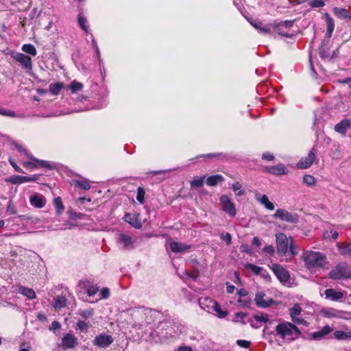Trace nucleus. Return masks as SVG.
Returning a JSON list of instances; mask_svg holds the SVG:
<instances>
[{
    "instance_id": "obj_1",
    "label": "nucleus",
    "mask_w": 351,
    "mask_h": 351,
    "mask_svg": "<svg viewBox=\"0 0 351 351\" xmlns=\"http://www.w3.org/2000/svg\"><path fill=\"white\" fill-rule=\"evenodd\" d=\"M156 311L144 306L138 307L133 310L132 317L134 320L133 327L140 330L138 333L142 337L149 332L152 334V324L154 321V317Z\"/></svg>"
},
{
    "instance_id": "obj_2",
    "label": "nucleus",
    "mask_w": 351,
    "mask_h": 351,
    "mask_svg": "<svg viewBox=\"0 0 351 351\" xmlns=\"http://www.w3.org/2000/svg\"><path fill=\"white\" fill-rule=\"evenodd\" d=\"M276 241L278 254L281 257H286L287 261L298 254L299 250L295 245V241L292 237L288 238L285 233H277Z\"/></svg>"
},
{
    "instance_id": "obj_3",
    "label": "nucleus",
    "mask_w": 351,
    "mask_h": 351,
    "mask_svg": "<svg viewBox=\"0 0 351 351\" xmlns=\"http://www.w3.org/2000/svg\"><path fill=\"white\" fill-rule=\"evenodd\" d=\"M276 330L278 335L282 339L288 340H293L301 334L300 329L295 325L289 322L279 324L276 326Z\"/></svg>"
},
{
    "instance_id": "obj_4",
    "label": "nucleus",
    "mask_w": 351,
    "mask_h": 351,
    "mask_svg": "<svg viewBox=\"0 0 351 351\" xmlns=\"http://www.w3.org/2000/svg\"><path fill=\"white\" fill-rule=\"evenodd\" d=\"M303 258L308 269L322 268L326 263V256L319 252H306Z\"/></svg>"
},
{
    "instance_id": "obj_5",
    "label": "nucleus",
    "mask_w": 351,
    "mask_h": 351,
    "mask_svg": "<svg viewBox=\"0 0 351 351\" xmlns=\"http://www.w3.org/2000/svg\"><path fill=\"white\" fill-rule=\"evenodd\" d=\"M329 277L335 280L350 278L351 270L347 263H341L330 271Z\"/></svg>"
},
{
    "instance_id": "obj_6",
    "label": "nucleus",
    "mask_w": 351,
    "mask_h": 351,
    "mask_svg": "<svg viewBox=\"0 0 351 351\" xmlns=\"http://www.w3.org/2000/svg\"><path fill=\"white\" fill-rule=\"evenodd\" d=\"M221 210L230 217H234L237 215L236 206L232 200L226 195H222L219 197Z\"/></svg>"
},
{
    "instance_id": "obj_7",
    "label": "nucleus",
    "mask_w": 351,
    "mask_h": 351,
    "mask_svg": "<svg viewBox=\"0 0 351 351\" xmlns=\"http://www.w3.org/2000/svg\"><path fill=\"white\" fill-rule=\"evenodd\" d=\"M273 216L276 219L288 223H296L298 221V215L296 213L289 212L282 208L277 209Z\"/></svg>"
},
{
    "instance_id": "obj_8",
    "label": "nucleus",
    "mask_w": 351,
    "mask_h": 351,
    "mask_svg": "<svg viewBox=\"0 0 351 351\" xmlns=\"http://www.w3.org/2000/svg\"><path fill=\"white\" fill-rule=\"evenodd\" d=\"M40 178V175L34 174L30 176H21L18 175L12 176L6 178L5 181L13 184H21L25 182H36Z\"/></svg>"
},
{
    "instance_id": "obj_9",
    "label": "nucleus",
    "mask_w": 351,
    "mask_h": 351,
    "mask_svg": "<svg viewBox=\"0 0 351 351\" xmlns=\"http://www.w3.org/2000/svg\"><path fill=\"white\" fill-rule=\"evenodd\" d=\"M271 268L281 283L286 284L289 281V273L282 266L278 264H274Z\"/></svg>"
},
{
    "instance_id": "obj_10",
    "label": "nucleus",
    "mask_w": 351,
    "mask_h": 351,
    "mask_svg": "<svg viewBox=\"0 0 351 351\" xmlns=\"http://www.w3.org/2000/svg\"><path fill=\"white\" fill-rule=\"evenodd\" d=\"M12 58L21 64V66L28 72L32 70V59L29 56L19 52H14L12 55Z\"/></svg>"
},
{
    "instance_id": "obj_11",
    "label": "nucleus",
    "mask_w": 351,
    "mask_h": 351,
    "mask_svg": "<svg viewBox=\"0 0 351 351\" xmlns=\"http://www.w3.org/2000/svg\"><path fill=\"white\" fill-rule=\"evenodd\" d=\"M117 241L125 250H130L134 248L135 239L130 235L119 233L117 235Z\"/></svg>"
},
{
    "instance_id": "obj_12",
    "label": "nucleus",
    "mask_w": 351,
    "mask_h": 351,
    "mask_svg": "<svg viewBox=\"0 0 351 351\" xmlns=\"http://www.w3.org/2000/svg\"><path fill=\"white\" fill-rule=\"evenodd\" d=\"M333 331V328L329 325H326L320 330L309 334V339L313 341H321L325 339L326 337Z\"/></svg>"
},
{
    "instance_id": "obj_13",
    "label": "nucleus",
    "mask_w": 351,
    "mask_h": 351,
    "mask_svg": "<svg viewBox=\"0 0 351 351\" xmlns=\"http://www.w3.org/2000/svg\"><path fill=\"white\" fill-rule=\"evenodd\" d=\"M263 292H257L255 295L254 301L258 307L267 308L274 303L272 298H267Z\"/></svg>"
},
{
    "instance_id": "obj_14",
    "label": "nucleus",
    "mask_w": 351,
    "mask_h": 351,
    "mask_svg": "<svg viewBox=\"0 0 351 351\" xmlns=\"http://www.w3.org/2000/svg\"><path fill=\"white\" fill-rule=\"evenodd\" d=\"M113 342V338L110 335L101 334L97 336L94 341L93 344L100 348H107Z\"/></svg>"
},
{
    "instance_id": "obj_15",
    "label": "nucleus",
    "mask_w": 351,
    "mask_h": 351,
    "mask_svg": "<svg viewBox=\"0 0 351 351\" xmlns=\"http://www.w3.org/2000/svg\"><path fill=\"white\" fill-rule=\"evenodd\" d=\"M264 171L275 176H283L287 174L288 169L282 163H279L276 165L265 167Z\"/></svg>"
},
{
    "instance_id": "obj_16",
    "label": "nucleus",
    "mask_w": 351,
    "mask_h": 351,
    "mask_svg": "<svg viewBox=\"0 0 351 351\" xmlns=\"http://www.w3.org/2000/svg\"><path fill=\"white\" fill-rule=\"evenodd\" d=\"M316 158L315 149L313 148L308 153V156L302 158L298 163L297 167L300 169H307L312 165Z\"/></svg>"
},
{
    "instance_id": "obj_17",
    "label": "nucleus",
    "mask_w": 351,
    "mask_h": 351,
    "mask_svg": "<svg viewBox=\"0 0 351 351\" xmlns=\"http://www.w3.org/2000/svg\"><path fill=\"white\" fill-rule=\"evenodd\" d=\"M124 219L134 228L139 229L142 227V222L140 215L136 213H126Z\"/></svg>"
},
{
    "instance_id": "obj_18",
    "label": "nucleus",
    "mask_w": 351,
    "mask_h": 351,
    "mask_svg": "<svg viewBox=\"0 0 351 351\" xmlns=\"http://www.w3.org/2000/svg\"><path fill=\"white\" fill-rule=\"evenodd\" d=\"M29 202L32 206L41 208L45 206L46 199L42 194L36 193L30 197Z\"/></svg>"
},
{
    "instance_id": "obj_19",
    "label": "nucleus",
    "mask_w": 351,
    "mask_h": 351,
    "mask_svg": "<svg viewBox=\"0 0 351 351\" xmlns=\"http://www.w3.org/2000/svg\"><path fill=\"white\" fill-rule=\"evenodd\" d=\"M198 302L200 308L210 313L213 309L216 302L215 300L208 297L201 298L199 299Z\"/></svg>"
},
{
    "instance_id": "obj_20",
    "label": "nucleus",
    "mask_w": 351,
    "mask_h": 351,
    "mask_svg": "<svg viewBox=\"0 0 351 351\" xmlns=\"http://www.w3.org/2000/svg\"><path fill=\"white\" fill-rule=\"evenodd\" d=\"M169 247L174 253H184L191 247L189 245L178 241H170Z\"/></svg>"
},
{
    "instance_id": "obj_21",
    "label": "nucleus",
    "mask_w": 351,
    "mask_h": 351,
    "mask_svg": "<svg viewBox=\"0 0 351 351\" xmlns=\"http://www.w3.org/2000/svg\"><path fill=\"white\" fill-rule=\"evenodd\" d=\"M351 128V120L348 119H344L341 121L339 123L335 125V132L345 134L348 129Z\"/></svg>"
},
{
    "instance_id": "obj_22",
    "label": "nucleus",
    "mask_w": 351,
    "mask_h": 351,
    "mask_svg": "<svg viewBox=\"0 0 351 351\" xmlns=\"http://www.w3.org/2000/svg\"><path fill=\"white\" fill-rule=\"evenodd\" d=\"M77 345V339L71 334H66L62 338V346L64 349H71Z\"/></svg>"
},
{
    "instance_id": "obj_23",
    "label": "nucleus",
    "mask_w": 351,
    "mask_h": 351,
    "mask_svg": "<svg viewBox=\"0 0 351 351\" xmlns=\"http://www.w3.org/2000/svg\"><path fill=\"white\" fill-rule=\"evenodd\" d=\"M326 298L332 301H337L343 298V293L341 291H336L333 289H327L325 291Z\"/></svg>"
},
{
    "instance_id": "obj_24",
    "label": "nucleus",
    "mask_w": 351,
    "mask_h": 351,
    "mask_svg": "<svg viewBox=\"0 0 351 351\" xmlns=\"http://www.w3.org/2000/svg\"><path fill=\"white\" fill-rule=\"evenodd\" d=\"M326 23V36L329 39L332 36V32L335 29V21L328 14H325Z\"/></svg>"
},
{
    "instance_id": "obj_25",
    "label": "nucleus",
    "mask_w": 351,
    "mask_h": 351,
    "mask_svg": "<svg viewBox=\"0 0 351 351\" xmlns=\"http://www.w3.org/2000/svg\"><path fill=\"white\" fill-rule=\"evenodd\" d=\"M337 247L341 255L351 256V243L339 242Z\"/></svg>"
},
{
    "instance_id": "obj_26",
    "label": "nucleus",
    "mask_w": 351,
    "mask_h": 351,
    "mask_svg": "<svg viewBox=\"0 0 351 351\" xmlns=\"http://www.w3.org/2000/svg\"><path fill=\"white\" fill-rule=\"evenodd\" d=\"M256 199L265 206V208L269 210H274L275 207L272 202H271L266 195H263L261 197L258 194L256 195Z\"/></svg>"
},
{
    "instance_id": "obj_27",
    "label": "nucleus",
    "mask_w": 351,
    "mask_h": 351,
    "mask_svg": "<svg viewBox=\"0 0 351 351\" xmlns=\"http://www.w3.org/2000/svg\"><path fill=\"white\" fill-rule=\"evenodd\" d=\"M250 24L256 29L260 33L267 34L270 32V28L260 21H249Z\"/></svg>"
},
{
    "instance_id": "obj_28",
    "label": "nucleus",
    "mask_w": 351,
    "mask_h": 351,
    "mask_svg": "<svg viewBox=\"0 0 351 351\" xmlns=\"http://www.w3.org/2000/svg\"><path fill=\"white\" fill-rule=\"evenodd\" d=\"M79 287L83 288L89 297L95 295L99 290L97 285H90L85 283L80 284Z\"/></svg>"
},
{
    "instance_id": "obj_29",
    "label": "nucleus",
    "mask_w": 351,
    "mask_h": 351,
    "mask_svg": "<svg viewBox=\"0 0 351 351\" xmlns=\"http://www.w3.org/2000/svg\"><path fill=\"white\" fill-rule=\"evenodd\" d=\"M335 14L341 19H351V16L348 10L341 8H334Z\"/></svg>"
},
{
    "instance_id": "obj_30",
    "label": "nucleus",
    "mask_w": 351,
    "mask_h": 351,
    "mask_svg": "<svg viewBox=\"0 0 351 351\" xmlns=\"http://www.w3.org/2000/svg\"><path fill=\"white\" fill-rule=\"evenodd\" d=\"M224 180L223 177L221 175H214L209 176L206 180V184L210 186H215L218 183L223 182Z\"/></svg>"
},
{
    "instance_id": "obj_31",
    "label": "nucleus",
    "mask_w": 351,
    "mask_h": 351,
    "mask_svg": "<svg viewBox=\"0 0 351 351\" xmlns=\"http://www.w3.org/2000/svg\"><path fill=\"white\" fill-rule=\"evenodd\" d=\"M67 299L64 296L58 295L54 298L53 307L56 309H60L66 306Z\"/></svg>"
},
{
    "instance_id": "obj_32",
    "label": "nucleus",
    "mask_w": 351,
    "mask_h": 351,
    "mask_svg": "<svg viewBox=\"0 0 351 351\" xmlns=\"http://www.w3.org/2000/svg\"><path fill=\"white\" fill-rule=\"evenodd\" d=\"M328 0H304V3H306L312 8H323L326 5V2Z\"/></svg>"
},
{
    "instance_id": "obj_33",
    "label": "nucleus",
    "mask_w": 351,
    "mask_h": 351,
    "mask_svg": "<svg viewBox=\"0 0 351 351\" xmlns=\"http://www.w3.org/2000/svg\"><path fill=\"white\" fill-rule=\"evenodd\" d=\"M19 292L29 299H34L36 298L34 291L30 288L21 286L19 288Z\"/></svg>"
},
{
    "instance_id": "obj_34",
    "label": "nucleus",
    "mask_w": 351,
    "mask_h": 351,
    "mask_svg": "<svg viewBox=\"0 0 351 351\" xmlns=\"http://www.w3.org/2000/svg\"><path fill=\"white\" fill-rule=\"evenodd\" d=\"M64 88V83L56 82L49 85V92L53 95H58L60 94L61 90Z\"/></svg>"
},
{
    "instance_id": "obj_35",
    "label": "nucleus",
    "mask_w": 351,
    "mask_h": 351,
    "mask_svg": "<svg viewBox=\"0 0 351 351\" xmlns=\"http://www.w3.org/2000/svg\"><path fill=\"white\" fill-rule=\"evenodd\" d=\"M333 337L338 341H348V330L343 331L341 330H335L333 334Z\"/></svg>"
},
{
    "instance_id": "obj_36",
    "label": "nucleus",
    "mask_w": 351,
    "mask_h": 351,
    "mask_svg": "<svg viewBox=\"0 0 351 351\" xmlns=\"http://www.w3.org/2000/svg\"><path fill=\"white\" fill-rule=\"evenodd\" d=\"M327 42L324 41L322 46L319 49V54L322 58H328L330 57L329 47Z\"/></svg>"
},
{
    "instance_id": "obj_37",
    "label": "nucleus",
    "mask_w": 351,
    "mask_h": 351,
    "mask_svg": "<svg viewBox=\"0 0 351 351\" xmlns=\"http://www.w3.org/2000/svg\"><path fill=\"white\" fill-rule=\"evenodd\" d=\"M210 313H213L220 318H223L228 315V312L226 311H223L217 302H215V305L213 307V309L212 310Z\"/></svg>"
},
{
    "instance_id": "obj_38",
    "label": "nucleus",
    "mask_w": 351,
    "mask_h": 351,
    "mask_svg": "<svg viewBox=\"0 0 351 351\" xmlns=\"http://www.w3.org/2000/svg\"><path fill=\"white\" fill-rule=\"evenodd\" d=\"M0 114L5 117H19V118H23L25 116L22 114H16L14 111L8 110L6 108L0 107Z\"/></svg>"
},
{
    "instance_id": "obj_39",
    "label": "nucleus",
    "mask_w": 351,
    "mask_h": 351,
    "mask_svg": "<svg viewBox=\"0 0 351 351\" xmlns=\"http://www.w3.org/2000/svg\"><path fill=\"white\" fill-rule=\"evenodd\" d=\"M22 50L25 53L29 54L32 56H36L37 51L36 47L32 44H25L22 46Z\"/></svg>"
},
{
    "instance_id": "obj_40",
    "label": "nucleus",
    "mask_w": 351,
    "mask_h": 351,
    "mask_svg": "<svg viewBox=\"0 0 351 351\" xmlns=\"http://www.w3.org/2000/svg\"><path fill=\"white\" fill-rule=\"evenodd\" d=\"M75 186H78L84 190H89L90 189V182L87 179L81 180L73 181Z\"/></svg>"
},
{
    "instance_id": "obj_41",
    "label": "nucleus",
    "mask_w": 351,
    "mask_h": 351,
    "mask_svg": "<svg viewBox=\"0 0 351 351\" xmlns=\"http://www.w3.org/2000/svg\"><path fill=\"white\" fill-rule=\"evenodd\" d=\"M53 205L56 207L57 214H62L64 209V206H63L61 197H58L55 198L53 200Z\"/></svg>"
},
{
    "instance_id": "obj_42",
    "label": "nucleus",
    "mask_w": 351,
    "mask_h": 351,
    "mask_svg": "<svg viewBox=\"0 0 351 351\" xmlns=\"http://www.w3.org/2000/svg\"><path fill=\"white\" fill-rule=\"evenodd\" d=\"M232 189L234 192H237L236 193L237 196H242L245 194V191L242 189V185L239 182H235L232 185Z\"/></svg>"
},
{
    "instance_id": "obj_43",
    "label": "nucleus",
    "mask_w": 351,
    "mask_h": 351,
    "mask_svg": "<svg viewBox=\"0 0 351 351\" xmlns=\"http://www.w3.org/2000/svg\"><path fill=\"white\" fill-rule=\"evenodd\" d=\"M205 177H196L191 182V186L193 188L201 187L204 184Z\"/></svg>"
},
{
    "instance_id": "obj_44",
    "label": "nucleus",
    "mask_w": 351,
    "mask_h": 351,
    "mask_svg": "<svg viewBox=\"0 0 351 351\" xmlns=\"http://www.w3.org/2000/svg\"><path fill=\"white\" fill-rule=\"evenodd\" d=\"M30 159L34 160V162H36L40 166H41L43 167H46L49 169H51L54 167V165L49 162L48 161L39 160L34 158L33 156H31Z\"/></svg>"
},
{
    "instance_id": "obj_45",
    "label": "nucleus",
    "mask_w": 351,
    "mask_h": 351,
    "mask_svg": "<svg viewBox=\"0 0 351 351\" xmlns=\"http://www.w3.org/2000/svg\"><path fill=\"white\" fill-rule=\"evenodd\" d=\"M78 24L83 30L88 32L87 20L82 14L78 15Z\"/></svg>"
},
{
    "instance_id": "obj_46",
    "label": "nucleus",
    "mask_w": 351,
    "mask_h": 351,
    "mask_svg": "<svg viewBox=\"0 0 351 351\" xmlns=\"http://www.w3.org/2000/svg\"><path fill=\"white\" fill-rule=\"evenodd\" d=\"M69 88H70L72 93H75L82 89L83 85L80 82H78L76 81H73L71 83Z\"/></svg>"
},
{
    "instance_id": "obj_47",
    "label": "nucleus",
    "mask_w": 351,
    "mask_h": 351,
    "mask_svg": "<svg viewBox=\"0 0 351 351\" xmlns=\"http://www.w3.org/2000/svg\"><path fill=\"white\" fill-rule=\"evenodd\" d=\"M77 315L82 316L85 319H87L93 315V309L91 308H89L88 309H80L78 311Z\"/></svg>"
},
{
    "instance_id": "obj_48",
    "label": "nucleus",
    "mask_w": 351,
    "mask_h": 351,
    "mask_svg": "<svg viewBox=\"0 0 351 351\" xmlns=\"http://www.w3.org/2000/svg\"><path fill=\"white\" fill-rule=\"evenodd\" d=\"M301 307L299 304H295L290 309V315L291 317L298 316L301 313Z\"/></svg>"
},
{
    "instance_id": "obj_49",
    "label": "nucleus",
    "mask_w": 351,
    "mask_h": 351,
    "mask_svg": "<svg viewBox=\"0 0 351 351\" xmlns=\"http://www.w3.org/2000/svg\"><path fill=\"white\" fill-rule=\"evenodd\" d=\"M247 267L250 269L254 274L258 275L264 270L263 267L253 264H247Z\"/></svg>"
},
{
    "instance_id": "obj_50",
    "label": "nucleus",
    "mask_w": 351,
    "mask_h": 351,
    "mask_svg": "<svg viewBox=\"0 0 351 351\" xmlns=\"http://www.w3.org/2000/svg\"><path fill=\"white\" fill-rule=\"evenodd\" d=\"M254 319L258 322L267 323L269 322V315L265 313H261L260 315H256L254 317Z\"/></svg>"
},
{
    "instance_id": "obj_51",
    "label": "nucleus",
    "mask_w": 351,
    "mask_h": 351,
    "mask_svg": "<svg viewBox=\"0 0 351 351\" xmlns=\"http://www.w3.org/2000/svg\"><path fill=\"white\" fill-rule=\"evenodd\" d=\"M145 191L143 187H138L137 190L136 199L141 204L144 202Z\"/></svg>"
},
{
    "instance_id": "obj_52",
    "label": "nucleus",
    "mask_w": 351,
    "mask_h": 351,
    "mask_svg": "<svg viewBox=\"0 0 351 351\" xmlns=\"http://www.w3.org/2000/svg\"><path fill=\"white\" fill-rule=\"evenodd\" d=\"M303 182L308 186H311L315 184V178L311 175H305L303 177Z\"/></svg>"
},
{
    "instance_id": "obj_53",
    "label": "nucleus",
    "mask_w": 351,
    "mask_h": 351,
    "mask_svg": "<svg viewBox=\"0 0 351 351\" xmlns=\"http://www.w3.org/2000/svg\"><path fill=\"white\" fill-rule=\"evenodd\" d=\"M221 239L226 243L227 245H230L232 242V236L230 233H221L220 235Z\"/></svg>"
},
{
    "instance_id": "obj_54",
    "label": "nucleus",
    "mask_w": 351,
    "mask_h": 351,
    "mask_svg": "<svg viewBox=\"0 0 351 351\" xmlns=\"http://www.w3.org/2000/svg\"><path fill=\"white\" fill-rule=\"evenodd\" d=\"M99 295L101 299H107L110 296V290L105 287L103 288L99 292Z\"/></svg>"
},
{
    "instance_id": "obj_55",
    "label": "nucleus",
    "mask_w": 351,
    "mask_h": 351,
    "mask_svg": "<svg viewBox=\"0 0 351 351\" xmlns=\"http://www.w3.org/2000/svg\"><path fill=\"white\" fill-rule=\"evenodd\" d=\"M184 275L186 276V278H191L193 280H196L199 276V273L195 271L194 273H190L187 271H184Z\"/></svg>"
},
{
    "instance_id": "obj_56",
    "label": "nucleus",
    "mask_w": 351,
    "mask_h": 351,
    "mask_svg": "<svg viewBox=\"0 0 351 351\" xmlns=\"http://www.w3.org/2000/svg\"><path fill=\"white\" fill-rule=\"evenodd\" d=\"M237 344L240 347L247 348L250 346L251 342L247 340L239 339L237 341Z\"/></svg>"
},
{
    "instance_id": "obj_57",
    "label": "nucleus",
    "mask_w": 351,
    "mask_h": 351,
    "mask_svg": "<svg viewBox=\"0 0 351 351\" xmlns=\"http://www.w3.org/2000/svg\"><path fill=\"white\" fill-rule=\"evenodd\" d=\"M77 328H79L81 330H87L88 328V324L82 320H79L77 323Z\"/></svg>"
},
{
    "instance_id": "obj_58",
    "label": "nucleus",
    "mask_w": 351,
    "mask_h": 351,
    "mask_svg": "<svg viewBox=\"0 0 351 351\" xmlns=\"http://www.w3.org/2000/svg\"><path fill=\"white\" fill-rule=\"evenodd\" d=\"M9 162L16 172L23 173H24L23 171V170L16 165V163L15 162V161L13 158H10Z\"/></svg>"
},
{
    "instance_id": "obj_59",
    "label": "nucleus",
    "mask_w": 351,
    "mask_h": 351,
    "mask_svg": "<svg viewBox=\"0 0 351 351\" xmlns=\"http://www.w3.org/2000/svg\"><path fill=\"white\" fill-rule=\"evenodd\" d=\"M263 252L269 255H274L275 249L273 245H267L263 248Z\"/></svg>"
},
{
    "instance_id": "obj_60",
    "label": "nucleus",
    "mask_w": 351,
    "mask_h": 351,
    "mask_svg": "<svg viewBox=\"0 0 351 351\" xmlns=\"http://www.w3.org/2000/svg\"><path fill=\"white\" fill-rule=\"evenodd\" d=\"M262 158L265 160L271 161L274 159V156L273 154L266 152L263 154Z\"/></svg>"
},
{
    "instance_id": "obj_61",
    "label": "nucleus",
    "mask_w": 351,
    "mask_h": 351,
    "mask_svg": "<svg viewBox=\"0 0 351 351\" xmlns=\"http://www.w3.org/2000/svg\"><path fill=\"white\" fill-rule=\"evenodd\" d=\"M7 212L12 215H14L16 213L14 205L11 202L8 204L7 207Z\"/></svg>"
},
{
    "instance_id": "obj_62",
    "label": "nucleus",
    "mask_w": 351,
    "mask_h": 351,
    "mask_svg": "<svg viewBox=\"0 0 351 351\" xmlns=\"http://www.w3.org/2000/svg\"><path fill=\"white\" fill-rule=\"evenodd\" d=\"M84 216L83 213H73L71 215V218L72 219H82V217Z\"/></svg>"
},
{
    "instance_id": "obj_63",
    "label": "nucleus",
    "mask_w": 351,
    "mask_h": 351,
    "mask_svg": "<svg viewBox=\"0 0 351 351\" xmlns=\"http://www.w3.org/2000/svg\"><path fill=\"white\" fill-rule=\"evenodd\" d=\"M40 14V11L38 12V10L36 8H34L30 13V17L31 19H34L38 17Z\"/></svg>"
},
{
    "instance_id": "obj_64",
    "label": "nucleus",
    "mask_w": 351,
    "mask_h": 351,
    "mask_svg": "<svg viewBox=\"0 0 351 351\" xmlns=\"http://www.w3.org/2000/svg\"><path fill=\"white\" fill-rule=\"evenodd\" d=\"M61 327V325L60 324L57 322V321H53L52 323H51V326L50 328V330H58L59 328H60Z\"/></svg>"
}]
</instances>
